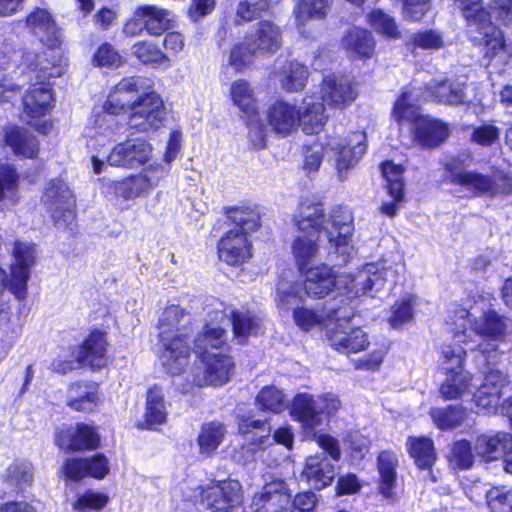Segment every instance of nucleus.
<instances>
[{
	"label": "nucleus",
	"mask_w": 512,
	"mask_h": 512,
	"mask_svg": "<svg viewBox=\"0 0 512 512\" xmlns=\"http://www.w3.org/2000/svg\"><path fill=\"white\" fill-rule=\"evenodd\" d=\"M449 322L453 326L454 338L458 342H467L472 334L483 338L478 344V351L487 358L488 363L494 362L499 344L509 329V320L499 315L489 302L480 298L470 309L455 307L450 311Z\"/></svg>",
	"instance_id": "nucleus-2"
},
{
	"label": "nucleus",
	"mask_w": 512,
	"mask_h": 512,
	"mask_svg": "<svg viewBox=\"0 0 512 512\" xmlns=\"http://www.w3.org/2000/svg\"><path fill=\"white\" fill-rule=\"evenodd\" d=\"M246 44L252 45L259 55H272L282 46L281 28L270 20L259 21L246 35Z\"/></svg>",
	"instance_id": "nucleus-23"
},
{
	"label": "nucleus",
	"mask_w": 512,
	"mask_h": 512,
	"mask_svg": "<svg viewBox=\"0 0 512 512\" xmlns=\"http://www.w3.org/2000/svg\"><path fill=\"white\" fill-rule=\"evenodd\" d=\"M266 422L263 420H254L249 417H240L238 419V430L247 437L250 450L264 449L271 445L269 429H265Z\"/></svg>",
	"instance_id": "nucleus-40"
},
{
	"label": "nucleus",
	"mask_w": 512,
	"mask_h": 512,
	"mask_svg": "<svg viewBox=\"0 0 512 512\" xmlns=\"http://www.w3.org/2000/svg\"><path fill=\"white\" fill-rule=\"evenodd\" d=\"M455 4L462 10L471 25L479 26L477 29L486 38L485 46L488 57L492 58L504 49V35L500 29L492 25V22L486 21L487 13L481 6V0H455Z\"/></svg>",
	"instance_id": "nucleus-12"
},
{
	"label": "nucleus",
	"mask_w": 512,
	"mask_h": 512,
	"mask_svg": "<svg viewBox=\"0 0 512 512\" xmlns=\"http://www.w3.org/2000/svg\"><path fill=\"white\" fill-rule=\"evenodd\" d=\"M290 495L284 481L274 480L263 486L253 497V512H287Z\"/></svg>",
	"instance_id": "nucleus-21"
},
{
	"label": "nucleus",
	"mask_w": 512,
	"mask_h": 512,
	"mask_svg": "<svg viewBox=\"0 0 512 512\" xmlns=\"http://www.w3.org/2000/svg\"><path fill=\"white\" fill-rule=\"evenodd\" d=\"M280 86L286 92H298L305 88L309 71L308 68L296 61H285L276 73Z\"/></svg>",
	"instance_id": "nucleus-38"
},
{
	"label": "nucleus",
	"mask_w": 512,
	"mask_h": 512,
	"mask_svg": "<svg viewBox=\"0 0 512 512\" xmlns=\"http://www.w3.org/2000/svg\"><path fill=\"white\" fill-rule=\"evenodd\" d=\"M226 435V428L219 422H208L201 426L197 437L199 452L207 457L214 454L223 442Z\"/></svg>",
	"instance_id": "nucleus-45"
},
{
	"label": "nucleus",
	"mask_w": 512,
	"mask_h": 512,
	"mask_svg": "<svg viewBox=\"0 0 512 512\" xmlns=\"http://www.w3.org/2000/svg\"><path fill=\"white\" fill-rule=\"evenodd\" d=\"M472 375L467 371L448 374L441 384L439 393L444 400H457L470 394Z\"/></svg>",
	"instance_id": "nucleus-44"
},
{
	"label": "nucleus",
	"mask_w": 512,
	"mask_h": 512,
	"mask_svg": "<svg viewBox=\"0 0 512 512\" xmlns=\"http://www.w3.org/2000/svg\"><path fill=\"white\" fill-rule=\"evenodd\" d=\"M352 312L339 307L329 315L327 334L331 345L345 354L358 353L369 346L367 333L350 324Z\"/></svg>",
	"instance_id": "nucleus-7"
},
{
	"label": "nucleus",
	"mask_w": 512,
	"mask_h": 512,
	"mask_svg": "<svg viewBox=\"0 0 512 512\" xmlns=\"http://www.w3.org/2000/svg\"><path fill=\"white\" fill-rule=\"evenodd\" d=\"M465 351L461 346H444L441 351L440 367L444 374H456L463 370Z\"/></svg>",
	"instance_id": "nucleus-57"
},
{
	"label": "nucleus",
	"mask_w": 512,
	"mask_h": 512,
	"mask_svg": "<svg viewBox=\"0 0 512 512\" xmlns=\"http://www.w3.org/2000/svg\"><path fill=\"white\" fill-rule=\"evenodd\" d=\"M168 412L162 389L154 385L150 387L146 395V408L144 414V425L152 428L161 425L166 421Z\"/></svg>",
	"instance_id": "nucleus-41"
},
{
	"label": "nucleus",
	"mask_w": 512,
	"mask_h": 512,
	"mask_svg": "<svg viewBox=\"0 0 512 512\" xmlns=\"http://www.w3.org/2000/svg\"><path fill=\"white\" fill-rule=\"evenodd\" d=\"M259 55L252 45L246 44V39L243 43L235 44L230 50L228 63L236 71H240L249 66L255 56Z\"/></svg>",
	"instance_id": "nucleus-60"
},
{
	"label": "nucleus",
	"mask_w": 512,
	"mask_h": 512,
	"mask_svg": "<svg viewBox=\"0 0 512 512\" xmlns=\"http://www.w3.org/2000/svg\"><path fill=\"white\" fill-rule=\"evenodd\" d=\"M135 17L143 22L149 34L160 35L170 28L173 15L169 10L155 5H144L136 9Z\"/></svg>",
	"instance_id": "nucleus-37"
},
{
	"label": "nucleus",
	"mask_w": 512,
	"mask_h": 512,
	"mask_svg": "<svg viewBox=\"0 0 512 512\" xmlns=\"http://www.w3.org/2000/svg\"><path fill=\"white\" fill-rule=\"evenodd\" d=\"M256 406L264 412L279 414L288 408V401L283 390L274 385L263 387L255 398Z\"/></svg>",
	"instance_id": "nucleus-47"
},
{
	"label": "nucleus",
	"mask_w": 512,
	"mask_h": 512,
	"mask_svg": "<svg viewBox=\"0 0 512 512\" xmlns=\"http://www.w3.org/2000/svg\"><path fill=\"white\" fill-rule=\"evenodd\" d=\"M358 96L357 84L347 75H331L323 79L321 99L329 107L344 109Z\"/></svg>",
	"instance_id": "nucleus-19"
},
{
	"label": "nucleus",
	"mask_w": 512,
	"mask_h": 512,
	"mask_svg": "<svg viewBox=\"0 0 512 512\" xmlns=\"http://www.w3.org/2000/svg\"><path fill=\"white\" fill-rule=\"evenodd\" d=\"M191 316L180 305H168L158 321L160 341L163 346L161 363L172 376L180 374L189 364L190 346L186 338L190 332Z\"/></svg>",
	"instance_id": "nucleus-4"
},
{
	"label": "nucleus",
	"mask_w": 512,
	"mask_h": 512,
	"mask_svg": "<svg viewBox=\"0 0 512 512\" xmlns=\"http://www.w3.org/2000/svg\"><path fill=\"white\" fill-rule=\"evenodd\" d=\"M299 111L295 104L277 100L266 111V121L273 132L286 137L299 127Z\"/></svg>",
	"instance_id": "nucleus-25"
},
{
	"label": "nucleus",
	"mask_w": 512,
	"mask_h": 512,
	"mask_svg": "<svg viewBox=\"0 0 512 512\" xmlns=\"http://www.w3.org/2000/svg\"><path fill=\"white\" fill-rule=\"evenodd\" d=\"M290 415L308 431H313L322 424L317 397L309 393H299L293 398Z\"/></svg>",
	"instance_id": "nucleus-30"
},
{
	"label": "nucleus",
	"mask_w": 512,
	"mask_h": 512,
	"mask_svg": "<svg viewBox=\"0 0 512 512\" xmlns=\"http://www.w3.org/2000/svg\"><path fill=\"white\" fill-rule=\"evenodd\" d=\"M293 221L299 235L292 242L291 252L300 270L304 271L316 260L322 231L328 240L330 254H335L341 263L351 258L354 252L352 216L346 208H334L327 217L321 205L302 203Z\"/></svg>",
	"instance_id": "nucleus-1"
},
{
	"label": "nucleus",
	"mask_w": 512,
	"mask_h": 512,
	"mask_svg": "<svg viewBox=\"0 0 512 512\" xmlns=\"http://www.w3.org/2000/svg\"><path fill=\"white\" fill-rule=\"evenodd\" d=\"M506 385V375L498 369L491 368L485 374L483 384L474 394L473 399L476 406L487 413H497L499 410L498 402Z\"/></svg>",
	"instance_id": "nucleus-24"
},
{
	"label": "nucleus",
	"mask_w": 512,
	"mask_h": 512,
	"mask_svg": "<svg viewBox=\"0 0 512 512\" xmlns=\"http://www.w3.org/2000/svg\"><path fill=\"white\" fill-rule=\"evenodd\" d=\"M449 461L453 468L456 469L471 468L474 464V454L470 442L459 440L453 443L449 454Z\"/></svg>",
	"instance_id": "nucleus-58"
},
{
	"label": "nucleus",
	"mask_w": 512,
	"mask_h": 512,
	"mask_svg": "<svg viewBox=\"0 0 512 512\" xmlns=\"http://www.w3.org/2000/svg\"><path fill=\"white\" fill-rule=\"evenodd\" d=\"M34 263V245L32 243L16 241L12 249L9 289L18 299H23L26 295L30 269Z\"/></svg>",
	"instance_id": "nucleus-14"
},
{
	"label": "nucleus",
	"mask_w": 512,
	"mask_h": 512,
	"mask_svg": "<svg viewBox=\"0 0 512 512\" xmlns=\"http://www.w3.org/2000/svg\"><path fill=\"white\" fill-rule=\"evenodd\" d=\"M403 172V167L393 162H385L382 165V173L387 182L388 193L392 198L398 200L404 197Z\"/></svg>",
	"instance_id": "nucleus-54"
},
{
	"label": "nucleus",
	"mask_w": 512,
	"mask_h": 512,
	"mask_svg": "<svg viewBox=\"0 0 512 512\" xmlns=\"http://www.w3.org/2000/svg\"><path fill=\"white\" fill-rule=\"evenodd\" d=\"M302 299V291L296 282L280 280L277 285V304L281 308L289 309Z\"/></svg>",
	"instance_id": "nucleus-62"
},
{
	"label": "nucleus",
	"mask_w": 512,
	"mask_h": 512,
	"mask_svg": "<svg viewBox=\"0 0 512 512\" xmlns=\"http://www.w3.org/2000/svg\"><path fill=\"white\" fill-rule=\"evenodd\" d=\"M491 512H512V491L494 487L486 494Z\"/></svg>",
	"instance_id": "nucleus-63"
},
{
	"label": "nucleus",
	"mask_w": 512,
	"mask_h": 512,
	"mask_svg": "<svg viewBox=\"0 0 512 512\" xmlns=\"http://www.w3.org/2000/svg\"><path fill=\"white\" fill-rule=\"evenodd\" d=\"M224 318L222 311L214 312L210 322L195 339V353L199 354L200 360L193 368L192 375L197 386L223 385L232 374L233 362L230 357L208 351V347L217 349L226 341V331L219 326Z\"/></svg>",
	"instance_id": "nucleus-3"
},
{
	"label": "nucleus",
	"mask_w": 512,
	"mask_h": 512,
	"mask_svg": "<svg viewBox=\"0 0 512 512\" xmlns=\"http://www.w3.org/2000/svg\"><path fill=\"white\" fill-rule=\"evenodd\" d=\"M420 97L414 89H406L396 100L393 116L397 121L415 122V137L422 146L440 145L449 135L448 127L442 122L421 116L418 109Z\"/></svg>",
	"instance_id": "nucleus-5"
},
{
	"label": "nucleus",
	"mask_w": 512,
	"mask_h": 512,
	"mask_svg": "<svg viewBox=\"0 0 512 512\" xmlns=\"http://www.w3.org/2000/svg\"><path fill=\"white\" fill-rule=\"evenodd\" d=\"M5 139L13 152L26 158H33L38 153V142L26 130L18 127H9L5 132Z\"/></svg>",
	"instance_id": "nucleus-46"
},
{
	"label": "nucleus",
	"mask_w": 512,
	"mask_h": 512,
	"mask_svg": "<svg viewBox=\"0 0 512 512\" xmlns=\"http://www.w3.org/2000/svg\"><path fill=\"white\" fill-rule=\"evenodd\" d=\"M100 403L99 387L94 382L71 383L66 393V404L74 411L91 412Z\"/></svg>",
	"instance_id": "nucleus-31"
},
{
	"label": "nucleus",
	"mask_w": 512,
	"mask_h": 512,
	"mask_svg": "<svg viewBox=\"0 0 512 512\" xmlns=\"http://www.w3.org/2000/svg\"><path fill=\"white\" fill-rule=\"evenodd\" d=\"M166 108L161 96L147 84L138 95L129 116L130 124L139 132L159 129L165 120Z\"/></svg>",
	"instance_id": "nucleus-9"
},
{
	"label": "nucleus",
	"mask_w": 512,
	"mask_h": 512,
	"mask_svg": "<svg viewBox=\"0 0 512 512\" xmlns=\"http://www.w3.org/2000/svg\"><path fill=\"white\" fill-rule=\"evenodd\" d=\"M146 80L141 77H125L109 91L103 103V111L112 114H128L135 104L138 95L143 91Z\"/></svg>",
	"instance_id": "nucleus-15"
},
{
	"label": "nucleus",
	"mask_w": 512,
	"mask_h": 512,
	"mask_svg": "<svg viewBox=\"0 0 512 512\" xmlns=\"http://www.w3.org/2000/svg\"><path fill=\"white\" fill-rule=\"evenodd\" d=\"M6 479L12 485L23 487L33 481V465L29 461H15L6 470Z\"/></svg>",
	"instance_id": "nucleus-59"
},
{
	"label": "nucleus",
	"mask_w": 512,
	"mask_h": 512,
	"mask_svg": "<svg viewBox=\"0 0 512 512\" xmlns=\"http://www.w3.org/2000/svg\"><path fill=\"white\" fill-rule=\"evenodd\" d=\"M99 441L95 429L84 423L60 429L55 439L57 446L67 452L95 449Z\"/></svg>",
	"instance_id": "nucleus-22"
},
{
	"label": "nucleus",
	"mask_w": 512,
	"mask_h": 512,
	"mask_svg": "<svg viewBox=\"0 0 512 512\" xmlns=\"http://www.w3.org/2000/svg\"><path fill=\"white\" fill-rule=\"evenodd\" d=\"M271 0H240L235 12V23L241 25L251 21L270 6Z\"/></svg>",
	"instance_id": "nucleus-55"
},
{
	"label": "nucleus",
	"mask_w": 512,
	"mask_h": 512,
	"mask_svg": "<svg viewBox=\"0 0 512 512\" xmlns=\"http://www.w3.org/2000/svg\"><path fill=\"white\" fill-rule=\"evenodd\" d=\"M202 502L213 512H228L242 503L241 485L238 481H217L203 489Z\"/></svg>",
	"instance_id": "nucleus-17"
},
{
	"label": "nucleus",
	"mask_w": 512,
	"mask_h": 512,
	"mask_svg": "<svg viewBox=\"0 0 512 512\" xmlns=\"http://www.w3.org/2000/svg\"><path fill=\"white\" fill-rule=\"evenodd\" d=\"M335 310L334 308H330L326 317H324L322 314L307 307L296 306L293 309V320L295 324L304 331H308L318 325H324L327 328V324L330 323L329 315Z\"/></svg>",
	"instance_id": "nucleus-53"
},
{
	"label": "nucleus",
	"mask_w": 512,
	"mask_h": 512,
	"mask_svg": "<svg viewBox=\"0 0 512 512\" xmlns=\"http://www.w3.org/2000/svg\"><path fill=\"white\" fill-rule=\"evenodd\" d=\"M230 92L233 103L243 113L250 116L257 112V104L254 97V92L247 81L240 79L233 82Z\"/></svg>",
	"instance_id": "nucleus-52"
},
{
	"label": "nucleus",
	"mask_w": 512,
	"mask_h": 512,
	"mask_svg": "<svg viewBox=\"0 0 512 512\" xmlns=\"http://www.w3.org/2000/svg\"><path fill=\"white\" fill-rule=\"evenodd\" d=\"M132 54L143 64L154 67H169L171 59L156 44L149 41H139L132 46Z\"/></svg>",
	"instance_id": "nucleus-48"
},
{
	"label": "nucleus",
	"mask_w": 512,
	"mask_h": 512,
	"mask_svg": "<svg viewBox=\"0 0 512 512\" xmlns=\"http://www.w3.org/2000/svg\"><path fill=\"white\" fill-rule=\"evenodd\" d=\"M420 99L436 103L459 105L465 102L464 84L454 79H433L423 89L413 88Z\"/></svg>",
	"instance_id": "nucleus-20"
},
{
	"label": "nucleus",
	"mask_w": 512,
	"mask_h": 512,
	"mask_svg": "<svg viewBox=\"0 0 512 512\" xmlns=\"http://www.w3.org/2000/svg\"><path fill=\"white\" fill-rule=\"evenodd\" d=\"M408 451L421 469L430 468L436 459L432 440L426 437H410Z\"/></svg>",
	"instance_id": "nucleus-49"
},
{
	"label": "nucleus",
	"mask_w": 512,
	"mask_h": 512,
	"mask_svg": "<svg viewBox=\"0 0 512 512\" xmlns=\"http://www.w3.org/2000/svg\"><path fill=\"white\" fill-rule=\"evenodd\" d=\"M335 467L322 455L309 456L305 460L301 478L312 488L321 490L333 482Z\"/></svg>",
	"instance_id": "nucleus-29"
},
{
	"label": "nucleus",
	"mask_w": 512,
	"mask_h": 512,
	"mask_svg": "<svg viewBox=\"0 0 512 512\" xmlns=\"http://www.w3.org/2000/svg\"><path fill=\"white\" fill-rule=\"evenodd\" d=\"M365 142L366 135L363 131L352 132L344 139L332 137L327 142L326 147H329V150L334 153L336 168L341 180L346 177L344 172L354 167L365 153Z\"/></svg>",
	"instance_id": "nucleus-13"
},
{
	"label": "nucleus",
	"mask_w": 512,
	"mask_h": 512,
	"mask_svg": "<svg viewBox=\"0 0 512 512\" xmlns=\"http://www.w3.org/2000/svg\"><path fill=\"white\" fill-rule=\"evenodd\" d=\"M107 340L103 332L90 333L84 343L75 352L77 365H87L91 368H102L106 364Z\"/></svg>",
	"instance_id": "nucleus-32"
},
{
	"label": "nucleus",
	"mask_w": 512,
	"mask_h": 512,
	"mask_svg": "<svg viewBox=\"0 0 512 512\" xmlns=\"http://www.w3.org/2000/svg\"><path fill=\"white\" fill-rule=\"evenodd\" d=\"M304 291L312 298H323L338 290V275L327 264L309 267L305 272Z\"/></svg>",
	"instance_id": "nucleus-28"
},
{
	"label": "nucleus",
	"mask_w": 512,
	"mask_h": 512,
	"mask_svg": "<svg viewBox=\"0 0 512 512\" xmlns=\"http://www.w3.org/2000/svg\"><path fill=\"white\" fill-rule=\"evenodd\" d=\"M414 302L412 298H402L391 307L389 322L392 327H399L413 318Z\"/></svg>",
	"instance_id": "nucleus-64"
},
{
	"label": "nucleus",
	"mask_w": 512,
	"mask_h": 512,
	"mask_svg": "<svg viewBox=\"0 0 512 512\" xmlns=\"http://www.w3.org/2000/svg\"><path fill=\"white\" fill-rule=\"evenodd\" d=\"M429 415L433 424L440 430H452L463 423L466 411L461 406H448L432 408Z\"/></svg>",
	"instance_id": "nucleus-50"
},
{
	"label": "nucleus",
	"mask_w": 512,
	"mask_h": 512,
	"mask_svg": "<svg viewBox=\"0 0 512 512\" xmlns=\"http://www.w3.org/2000/svg\"><path fill=\"white\" fill-rule=\"evenodd\" d=\"M341 47L353 58H370L374 52L375 41L366 30L354 27L346 31Z\"/></svg>",
	"instance_id": "nucleus-36"
},
{
	"label": "nucleus",
	"mask_w": 512,
	"mask_h": 512,
	"mask_svg": "<svg viewBox=\"0 0 512 512\" xmlns=\"http://www.w3.org/2000/svg\"><path fill=\"white\" fill-rule=\"evenodd\" d=\"M164 176V167L161 164L154 163L138 174L130 175L119 181H110L109 188L113 189L117 197L131 200L147 195Z\"/></svg>",
	"instance_id": "nucleus-11"
},
{
	"label": "nucleus",
	"mask_w": 512,
	"mask_h": 512,
	"mask_svg": "<svg viewBox=\"0 0 512 512\" xmlns=\"http://www.w3.org/2000/svg\"><path fill=\"white\" fill-rule=\"evenodd\" d=\"M446 169L450 183L464 186L477 194L492 197L512 192V178L501 171L489 176L453 164H448Z\"/></svg>",
	"instance_id": "nucleus-8"
},
{
	"label": "nucleus",
	"mask_w": 512,
	"mask_h": 512,
	"mask_svg": "<svg viewBox=\"0 0 512 512\" xmlns=\"http://www.w3.org/2000/svg\"><path fill=\"white\" fill-rule=\"evenodd\" d=\"M234 339L238 344L245 343L252 335H257L261 329V318L250 311L235 310L231 314Z\"/></svg>",
	"instance_id": "nucleus-42"
},
{
	"label": "nucleus",
	"mask_w": 512,
	"mask_h": 512,
	"mask_svg": "<svg viewBox=\"0 0 512 512\" xmlns=\"http://www.w3.org/2000/svg\"><path fill=\"white\" fill-rule=\"evenodd\" d=\"M218 255L229 265H240L252 256L251 243L239 230H229L219 241Z\"/></svg>",
	"instance_id": "nucleus-27"
},
{
	"label": "nucleus",
	"mask_w": 512,
	"mask_h": 512,
	"mask_svg": "<svg viewBox=\"0 0 512 512\" xmlns=\"http://www.w3.org/2000/svg\"><path fill=\"white\" fill-rule=\"evenodd\" d=\"M228 218L236 225L233 230H239L240 233L248 235L255 231L260 225L259 213L250 207H233L227 212Z\"/></svg>",
	"instance_id": "nucleus-51"
},
{
	"label": "nucleus",
	"mask_w": 512,
	"mask_h": 512,
	"mask_svg": "<svg viewBox=\"0 0 512 512\" xmlns=\"http://www.w3.org/2000/svg\"><path fill=\"white\" fill-rule=\"evenodd\" d=\"M474 449L476 455L484 461H495L512 449V437L505 432H498L495 435L482 434L476 439Z\"/></svg>",
	"instance_id": "nucleus-34"
},
{
	"label": "nucleus",
	"mask_w": 512,
	"mask_h": 512,
	"mask_svg": "<svg viewBox=\"0 0 512 512\" xmlns=\"http://www.w3.org/2000/svg\"><path fill=\"white\" fill-rule=\"evenodd\" d=\"M54 106V97L51 88L45 83H36L29 87L22 97L21 117L38 131L46 133L50 125L38 120L49 114Z\"/></svg>",
	"instance_id": "nucleus-10"
},
{
	"label": "nucleus",
	"mask_w": 512,
	"mask_h": 512,
	"mask_svg": "<svg viewBox=\"0 0 512 512\" xmlns=\"http://www.w3.org/2000/svg\"><path fill=\"white\" fill-rule=\"evenodd\" d=\"M408 45L412 47V51L417 48L437 50L443 47L444 41L441 33L436 30L429 29L412 34Z\"/></svg>",
	"instance_id": "nucleus-61"
},
{
	"label": "nucleus",
	"mask_w": 512,
	"mask_h": 512,
	"mask_svg": "<svg viewBox=\"0 0 512 512\" xmlns=\"http://www.w3.org/2000/svg\"><path fill=\"white\" fill-rule=\"evenodd\" d=\"M368 22L379 34L389 38H398L400 36L394 19L380 9H375L368 14Z\"/></svg>",
	"instance_id": "nucleus-56"
},
{
	"label": "nucleus",
	"mask_w": 512,
	"mask_h": 512,
	"mask_svg": "<svg viewBox=\"0 0 512 512\" xmlns=\"http://www.w3.org/2000/svg\"><path fill=\"white\" fill-rule=\"evenodd\" d=\"M25 27L50 48L60 43V30L51 13L45 8H34L25 18Z\"/></svg>",
	"instance_id": "nucleus-26"
},
{
	"label": "nucleus",
	"mask_w": 512,
	"mask_h": 512,
	"mask_svg": "<svg viewBox=\"0 0 512 512\" xmlns=\"http://www.w3.org/2000/svg\"><path fill=\"white\" fill-rule=\"evenodd\" d=\"M395 278L396 272L391 266L369 263L354 273L339 274L338 290L349 298L375 297L379 292L390 289Z\"/></svg>",
	"instance_id": "nucleus-6"
},
{
	"label": "nucleus",
	"mask_w": 512,
	"mask_h": 512,
	"mask_svg": "<svg viewBox=\"0 0 512 512\" xmlns=\"http://www.w3.org/2000/svg\"><path fill=\"white\" fill-rule=\"evenodd\" d=\"M329 5V0H298L293 9L295 24L300 28L311 20L324 19Z\"/></svg>",
	"instance_id": "nucleus-43"
},
{
	"label": "nucleus",
	"mask_w": 512,
	"mask_h": 512,
	"mask_svg": "<svg viewBox=\"0 0 512 512\" xmlns=\"http://www.w3.org/2000/svg\"><path fill=\"white\" fill-rule=\"evenodd\" d=\"M153 147L143 139H129L116 144L107 155V163L114 167L137 169L152 159Z\"/></svg>",
	"instance_id": "nucleus-16"
},
{
	"label": "nucleus",
	"mask_w": 512,
	"mask_h": 512,
	"mask_svg": "<svg viewBox=\"0 0 512 512\" xmlns=\"http://www.w3.org/2000/svg\"><path fill=\"white\" fill-rule=\"evenodd\" d=\"M398 460L395 453L382 451L378 456V471L380 475L379 491L386 499H394L397 484L396 467Z\"/></svg>",
	"instance_id": "nucleus-39"
},
{
	"label": "nucleus",
	"mask_w": 512,
	"mask_h": 512,
	"mask_svg": "<svg viewBox=\"0 0 512 512\" xmlns=\"http://www.w3.org/2000/svg\"><path fill=\"white\" fill-rule=\"evenodd\" d=\"M299 111V126H302L306 134L318 133L324 126L327 119L324 102L314 96L303 98Z\"/></svg>",
	"instance_id": "nucleus-35"
},
{
	"label": "nucleus",
	"mask_w": 512,
	"mask_h": 512,
	"mask_svg": "<svg viewBox=\"0 0 512 512\" xmlns=\"http://www.w3.org/2000/svg\"><path fill=\"white\" fill-rule=\"evenodd\" d=\"M42 203L56 223L74 219L75 201L71 190L63 181L54 180L48 183Z\"/></svg>",
	"instance_id": "nucleus-18"
},
{
	"label": "nucleus",
	"mask_w": 512,
	"mask_h": 512,
	"mask_svg": "<svg viewBox=\"0 0 512 512\" xmlns=\"http://www.w3.org/2000/svg\"><path fill=\"white\" fill-rule=\"evenodd\" d=\"M115 116L104 111L96 117L92 125L85 127L84 137L88 147L97 150L99 146L104 147L114 139L120 129Z\"/></svg>",
	"instance_id": "nucleus-33"
}]
</instances>
